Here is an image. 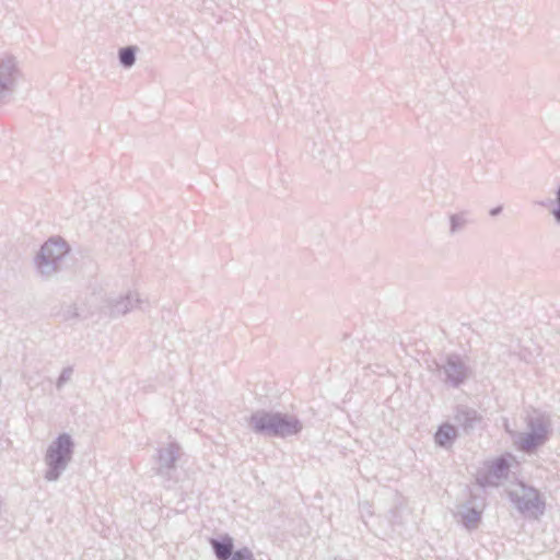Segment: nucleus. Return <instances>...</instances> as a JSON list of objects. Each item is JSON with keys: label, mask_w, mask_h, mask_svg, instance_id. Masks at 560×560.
Listing matches in <instances>:
<instances>
[{"label": "nucleus", "mask_w": 560, "mask_h": 560, "mask_svg": "<svg viewBox=\"0 0 560 560\" xmlns=\"http://www.w3.org/2000/svg\"><path fill=\"white\" fill-rule=\"evenodd\" d=\"M249 427L257 434L287 438L303 429L302 422L294 416L281 412L257 410L249 418Z\"/></svg>", "instance_id": "obj_1"}, {"label": "nucleus", "mask_w": 560, "mask_h": 560, "mask_svg": "<svg viewBox=\"0 0 560 560\" xmlns=\"http://www.w3.org/2000/svg\"><path fill=\"white\" fill-rule=\"evenodd\" d=\"M74 447V441L69 433H60L50 442L44 455L46 481L56 482L60 479L72 462Z\"/></svg>", "instance_id": "obj_2"}, {"label": "nucleus", "mask_w": 560, "mask_h": 560, "mask_svg": "<svg viewBox=\"0 0 560 560\" xmlns=\"http://www.w3.org/2000/svg\"><path fill=\"white\" fill-rule=\"evenodd\" d=\"M69 250V245L61 237H50L42 245L34 258L37 272L43 278H51L61 270Z\"/></svg>", "instance_id": "obj_3"}, {"label": "nucleus", "mask_w": 560, "mask_h": 560, "mask_svg": "<svg viewBox=\"0 0 560 560\" xmlns=\"http://www.w3.org/2000/svg\"><path fill=\"white\" fill-rule=\"evenodd\" d=\"M509 497L516 509L529 517L538 518L545 512V501L533 487L520 483L516 489L509 492Z\"/></svg>", "instance_id": "obj_4"}, {"label": "nucleus", "mask_w": 560, "mask_h": 560, "mask_svg": "<svg viewBox=\"0 0 560 560\" xmlns=\"http://www.w3.org/2000/svg\"><path fill=\"white\" fill-rule=\"evenodd\" d=\"M21 77L22 72L15 57L5 56L0 59V105L11 102Z\"/></svg>", "instance_id": "obj_5"}, {"label": "nucleus", "mask_w": 560, "mask_h": 560, "mask_svg": "<svg viewBox=\"0 0 560 560\" xmlns=\"http://www.w3.org/2000/svg\"><path fill=\"white\" fill-rule=\"evenodd\" d=\"M183 455L182 446L176 442H170L161 446L156 451L155 474L167 481H176L174 472Z\"/></svg>", "instance_id": "obj_6"}, {"label": "nucleus", "mask_w": 560, "mask_h": 560, "mask_svg": "<svg viewBox=\"0 0 560 560\" xmlns=\"http://www.w3.org/2000/svg\"><path fill=\"white\" fill-rule=\"evenodd\" d=\"M436 370L443 374V381L453 387L462 385L469 376L470 370L458 354H448L443 363L434 362Z\"/></svg>", "instance_id": "obj_7"}, {"label": "nucleus", "mask_w": 560, "mask_h": 560, "mask_svg": "<svg viewBox=\"0 0 560 560\" xmlns=\"http://www.w3.org/2000/svg\"><path fill=\"white\" fill-rule=\"evenodd\" d=\"M509 471L510 463L501 456L477 472L476 482L481 488L498 487L503 479L508 478Z\"/></svg>", "instance_id": "obj_8"}, {"label": "nucleus", "mask_w": 560, "mask_h": 560, "mask_svg": "<svg viewBox=\"0 0 560 560\" xmlns=\"http://www.w3.org/2000/svg\"><path fill=\"white\" fill-rule=\"evenodd\" d=\"M141 302L139 293L129 291L125 295L107 298L102 306V312L112 318H116L140 306Z\"/></svg>", "instance_id": "obj_9"}, {"label": "nucleus", "mask_w": 560, "mask_h": 560, "mask_svg": "<svg viewBox=\"0 0 560 560\" xmlns=\"http://www.w3.org/2000/svg\"><path fill=\"white\" fill-rule=\"evenodd\" d=\"M454 421L468 434L481 423L482 417L474 408L459 405L456 407Z\"/></svg>", "instance_id": "obj_10"}, {"label": "nucleus", "mask_w": 560, "mask_h": 560, "mask_svg": "<svg viewBox=\"0 0 560 560\" xmlns=\"http://www.w3.org/2000/svg\"><path fill=\"white\" fill-rule=\"evenodd\" d=\"M209 542L218 560H229L234 552V540L228 534L219 538H211Z\"/></svg>", "instance_id": "obj_11"}, {"label": "nucleus", "mask_w": 560, "mask_h": 560, "mask_svg": "<svg viewBox=\"0 0 560 560\" xmlns=\"http://www.w3.org/2000/svg\"><path fill=\"white\" fill-rule=\"evenodd\" d=\"M551 421L548 416L534 411L527 417V429L529 432L542 434L544 438L549 439Z\"/></svg>", "instance_id": "obj_12"}, {"label": "nucleus", "mask_w": 560, "mask_h": 560, "mask_svg": "<svg viewBox=\"0 0 560 560\" xmlns=\"http://www.w3.org/2000/svg\"><path fill=\"white\" fill-rule=\"evenodd\" d=\"M547 441L548 439L544 438L542 434L528 431L520 434L517 444L521 451L532 453L539 446L544 445Z\"/></svg>", "instance_id": "obj_13"}, {"label": "nucleus", "mask_w": 560, "mask_h": 560, "mask_svg": "<svg viewBox=\"0 0 560 560\" xmlns=\"http://www.w3.org/2000/svg\"><path fill=\"white\" fill-rule=\"evenodd\" d=\"M456 438V428L452 424H442L435 435L434 441L439 446L448 447Z\"/></svg>", "instance_id": "obj_14"}, {"label": "nucleus", "mask_w": 560, "mask_h": 560, "mask_svg": "<svg viewBox=\"0 0 560 560\" xmlns=\"http://www.w3.org/2000/svg\"><path fill=\"white\" fill-rule=\"evenodd\" d=\"M448 221H450L448 234L451 236L456 235V234L463 232L466 229V226L468 225V223H469L468 211H460L457 213H452L448 217Z\"/></svg>", "instance_id": "obj_15"}, {"label": "nucleus", "mask_w": 560, "mask_h": 560, "mask_svg": "<svg viewBox=\"0 0 560 560\" xmlns=\"http://www.w3.org/2000/svg\"><path fill=\"white\" fill-rule=\"evenodd\" d=\"M462 523L468 529L476 528L481 520V513L475 508H465L460 512Z\"/></svg>", "instance_id": "obj_16"}, {"label": "nucleus", "mask_w": 560, "mask_h": 560, "mask_svg": "<svg viewBox=\"0 0 560 560\" xmlns=\"http://www.w3.org/2000/svg\"><path fill=\"white\" fill-rule=\"evenodd\" d=\"M137 50L136 46H126L119 49L118 59L121 67L129 69L136 63Z\"/></svg>", "instance_id": "obj_17"}, {"label": "nucleus", "mask_w": 560, "mask_h": 560, "mask_svg": "<svg viewBox=\"0 0 560 560\" xmlns=\"http://www.w3.org/2000/svg\"><path fill=\"white\" fill-rule=\"evenodd\" d=\"M72 375H73L72 366L63 368L59 377L57 378V382H56L57 389L58 390L62 389V387L71 381Z\"/></svg>", "instance_id": "obj_18"}, {"label": "nucleus", "mask_w": 560, "mask_h": 560, "mask_svg": "<svg viewBox=\"0 0 560 560\" xmlns=\"http://www.w3.org/2000/svg\"><path fill=\"white\" fill-rule=\"evenodd\" d=\"M229 560H256L253 551L248 547L234 550Z\"/></svg>", "instance_id": "obj_19"}, {"label": "nucleus", "mask_w": 560, "mask_h": 560, "mask_svg": "<svg viewBox=\"0 0 560 560\" xmlns=\"http://www.w3.org/2000/svg\"><path fill=\"white\" fill-rule=\"evenodd\" d=\"M555 196V207L551 209L550 214L555 223L560 226V185L557 187Z\"/></svg>", "instance_id": "obj_20"}, {"label": "nucleus", "mask_w": 560, "mask_h": 560, "mask_svg": "<svg viewBox=\"0 0 560 560\" xmlns=\"http://www.w3.org/2000/svg\"><path fill=\"white\" fill-rule=\"evenodd\" d=\"M61 316L63 320H74L79 318L78 310L74 305H67L62 312Z\"/></svg>", "instance_id": "obj_21"}, {"label": "nucleus", "mask_w": 560, "mask_h": 560, "mask_svg": "<svg viewBox=\"0 0 560 560\" xmlns=\"http://www.w3.org/2000/svg\"><path fill=\"white\" fill-rule=\"evenodd\" d=\"M502 209H503V208H502V206H498V207H495V208H492V209L490 210V215H491V217H497V215H499V214L502 212Z\"/></svg>", "instance_id": "obj_22"}]
</instances>
